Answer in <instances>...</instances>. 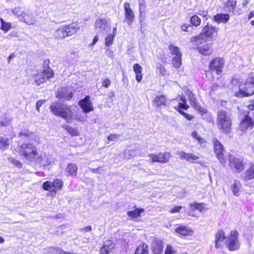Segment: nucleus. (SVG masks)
Returning a JSON list of instances; mask_svg holds the SVG:
<instances>
[{"label": "nucleus", "mask_w": 254, "mask_h": 254, "mask_svg": "<svg viewBox=\"0 0 254 254\" xmlns=\"http://www.w3.org/2000/svg\"><path fill=\"white\" fill-rule=\"evenodd\" d=\"M217 124L218 128L222 133L228 134L231 130L232 119L231 114L224 110L218 111Z\"/></svg>", "instance_id": "f257e3e1"}, {"label": "nucleus", "mask_w": 254, "mask_h": 254, "mask_svg": "<svg viewBox=\"0 0 254 254\" xmlns=\"http://www.w3.org/2000/svg\"><path fill=\"white\" fill-rule=\"evenodd\" d=\"M50 111L54 115L68 121L71 119L72 112L68 106L60 102H53L50 107Z\"/></svg>", "instance_id": "f03ea898"}, {"label": "nucleus", "mask_w": 254, "mask_h": 254, "mask_svg": "<svg viewBox=\"0 0 254 254\" xmlns=\"http://www.w3.org/2000/svg\"><path fill=\"white\" fill-rule=\"evenodd\" d=\"M218 28L207 24L202 29V32L198 35L192 37L190 42H194L198 44L202 42H206L208 37H211L213 34L217 33Z\"/></svg>", "instance_id": "7ed1b4c3"}, {"label": "nucleus", "mask_w": 254, "mask_h": 254, "mask_svg": "<svg viewBox=\"0 0 254 254\" xmlns=\"http://www.w3.org/2000/svg\"><path fill=\"white\" fill-rule=\"evenodd\" d=\"M19 153L28 161H35L38 156L36 147L31 143H22L18 148Z\"/></svg>", "instance_id": "20e7f679"}, {"label": "nucleus", "mask_w": 254, "mask_h": 254, "mask_svg": "<svg viewBox=\"0 0 254 254\" xmlns=\"http://www.w3.org/2000/svg\"><path fill=\"white\" fill-rule=\"evenodd\" d=\"M79 29V27L76 23L63 26L56 31L55 36L57 39H64L76 33Z\"/></svg>", "instance_id": "39448f33"}, {"label": "nucleus", "mask_w": 254, "mask_h": 254, "mask_svg": "<svg viewBox=\"0 0 254 254\" xmlns=\"http://www.w3.org/2000/svg\"><path fill=\"white\" fill-rule=\"evenodd\" d=\"M50 62L46 60L43 63L44 69L42 71H39L35 77V81L38 85L45 82L47 80L53 77L54 72L49 66Z\"/></svg>", "instance_id": "423d86ee"}, {"label": "nucleus", "mask_w": 254, "mask_h": 254, "mask_svg": "<svg viewBox=\"0 0 254 254\" xmlns=\"http://www.w3.org/2000/svg\"><path fill=\"white\" fill-rule=\"evenodd\" d=\"M239 233L237 231H232L227 237V248L231 251L238 250L240 247L238 240Z\"/></svg>", "instance_id": "0eeeda50"}, {"label": "nucleus", "mask_w": 254, "mask_h": 254, "mask_svg": "<svg viewBox=\"0 0 254 254\" xmlns=\"http://www.w3.org/2000/svg\"><path fill=\"white\" fill-rule=\"evenodd\" d=\"M212 142L214 146V151L216 157L222 164L225 163L226 159L224 155V149L223 145L216 138H213Z\"/></svg>", "instance_id": "6e6552de"}, {"label": "nucleus", "mask_w": 254, "mask_h": 254, "mask_svg": "<svg viewBox=\"0 0 254 254\" xmlns=\"http://www.w3.org/2000/svg\"><path fill=\"white\" fill-rule=\"evenodd\" d=\"M169 50L171 54L174 56L172 59V64L174 67L178 68L182 64V53L178 47L171 45Z\"/></svg>", "instance_id": "1a4fd4ad"}, {"label": "nucleus", "mask_w": 254, "mask_h": 254, "mask_svg": "<svg viewBox=\"0 0 254 254\" xmlns=\"http://www.w3.org/2000/svg\"><path fill=\"white\" fill-rule=\"evenodd\" d=\"M229 164L232 169L238 173L241 172L244 169V164L243 160L232 155H230L229 157Z\"/></svg>", "instance_id": "9d476101"}, {"label": "nucleus", "mask_w": 254, "mask_h": 254, "mask_svg": "<svg viewBox=\"0 0 254 254\" xmlns=\"http://www.w3.org/2000/svg\"><path fill=\"white\" fill-rule=\"evenodd\" d=\"M185 94L187 96L190 104L196 110L198 111L201 114H205L206 113V110L199 105L196 99L194 97V95L190 90H187L185 92Z\"/></svg>", "instance_id": "9b49d317"}, {"label": "nucleus", "mask_w": 254, "mask_h": 254, "mask_svg": "<svg viewBox=\"0 0 254 254\" xmlns=\"http://www.w3.org/2000/svg\"><path fill=\"white\" fill-rule=\"evenodd\" d=\"M180 102L178 103V111L180 114L184 116L189 121H191L193 119V117L187 113L184 112L182 110H187L189 106L187 103V99L185 96H181L179 99Z\"/></svg>", "instance_id": "f8f14e48"}, {"label": "nucleus", "mask_w": 254, "mask_h": 254, "mask_svg": "<svg viewBox=\"0 0 254 254\" xmlns=\"http://www.w3.org/2000/svg\"><path fill=\"white\" fill-rule=\"evenodd\" d=\"M78 105L83 112L86 114L93 111L94 110L92 102L91 101L90 97L89 95H86L84 98L80 100Z\"/></svg>", "instance_id": "ddd939ff"}, {"label": "nucleus", "mask_w": 254, "mask_h": 254, "mask_svg": "<svg viewBox=\"0 0 254 254\" xmlns=\"http://www.w3.org/2000/svg\"><path fill=\"white\" fill-rule=\"evenodd\" d=\"M148 156L152 162L165 163L169 161L170 154L169 152L159 153V154H150Z\"/></svg>", "instance_id": "4468645a"}, {"label": "nucleus", "mask_w": 254, "mask_h": 254, "mask_svg": "<svg viewBox=\"0 0 254 254\" xmlns=\"http://www.w3.org/2000/svg\"><path fill=\"white\" fill-rule=\"evenodd\" d=\"M194 45L197 47L199 52L203 55L208 56L212 53V49L210 44L206 42H201V43L196 44L194 42H191Z\"/></svg>", "instance_id": "2eb2a0df"}, {"label": "nucleus", "mask_w": 254, "mask_h": 254, "mask_svg": "<svg viewBox=\"0 0 254 254\" xmlns=\"http://www.w3.org/2000/svg\"><path fill=\"white\" fill-rule=\"evenodd\" d=\"M224 64L223 59L220 58H216L212 60L209 64V69L212 71H215L219 74L222 71Z\"/></svg>", "instance_id": "dca6fc26"}, {"label": "nucleus", "mask_w": 254, "mask_h": 254, "mask_svg": "<svg viewBox=\"0 0 254 254\" xmlns=\"http://www.w3.org/2000/svg\"><path fill=\"white\" fill-rule=\"evenodd\" d=\"M254 94V85L248 84L245 82L244 88H240L239 92L237 93L238 97H248Z\"/></svg>", "instance_id": "f3484780"}, {"label": "nucleus", "mask_w": 254, "mask_h": 254, "mask_svg": "<svg viewBox=\"0 0 254 254\" xmlns=\"http://www.w3.org/2000/svg\"><path fill=\"white\" fill-rule=\"evenodd\" d=\"M109 27L108 21L106 19L99 18L96 19L95 28L97 33H104L107 31Z\"/></svg>", "instance_id": "a211bd4d"}, {"label": "nucleus", "mask_w": 254, "mask_h": 254, "mask_svg": "<svg viewBox=\"0 0 254 254\" xmlns=\"http://www.w3.org/2000/svg\"><path fill=\"white\" fill-rule=\"evenodd\" d=\"M254 125V121L248 115H247L245 116L244 119L241 121L240 127L244 131L248 129H251Z\"/></svg>", "instance_id": "6ab92c4d"}, {"label": "nucleus", "mask_w": 254, "mask_h": 254, "mask_svg": "<svg viewBox=\"0 0 254 254\" xmlns=\"http://www.w3.org/2000/svg\"><path fill=\"white\" fill-rule=\"evenodd\" d=\"M35 161L39 163L42 166L49 165L54 162V159L52 155H44V156L41 155L38 156L35 160Z\"/></svg>", "instance_id": "aec40b11"}, {"label": "nucleus", "mask_w": 254, "mask_h": 254, "mask_svg": "<svg viewBox=\"0 0 254 254\" xmlns=\"http://www.w3.org/2000/svg\"><path fill=\"white\" fill-rule=\"evenodd\" d=\"M124 9L125 11V17L127 21V23L128 25H131L134 18V14L130 7L129 3H125Z\"/></svg>", "instance_id": "412c9836"}, {"label": "nucleus", "mask_w": 254, "mask_h": 254, "mask_svg": "<svg viewBox=\"0 0 254 254\" xmlns=\"http://www.w3.org/2000/svg\"><path fill=\"white\" fill-rule=\"evenodd\" d=\"M205 206L206 204L204 203H190V206L192 210L190 211L188 214L190 216L195 217V215L193 214V211L197 210L199 212H202L204 210Z\"/></svg>", "instance_id": "4be33fe9"}, {"label": "nucleus", "mask_w": 254, "mask_h": 254, "mask_svg": "<svg viewBox=\"0 0 254 254\" xmlns=\"http://www.w3.org/2000/svg\"><path fill=\"white\" fill-rule=\"evenodd\" d=\"M226 239V236L223 230L219 229L215 235V244L216 248H219L222 246V244Z\"/></svg>", "instance_id": "5701e85b"}, {"label": "nucleus", "mask_w": 254, "mask_h": 254, "mask_svg": "<svg viewBox=\"0 0 254 254\" xmlns=\"http://www.w3.org/2000/svg\"><path fill=\"white\" fill-rule=\"evenodd\" d=\"M57 96L60 99L68 100L72 98L73 94L70 90H68L65 88H63L61 89V91H58Z\"/></svg>", "instance_id": "b1692460"}, {"label": "nucleus", "mask_w": 254, "mask_h": 254, "mask_svg": "<svg viewBox=\"0 0 254 254\" xmlns=\"http://www.w3.org/2000/svg\"><path fill=\"white\" fill-rule=\"evenodd\" d=\"M114 247L115 245L112 243V241H106L100 249V254H109Z\"/></svg>", "instance_id": "393cba45"}, {"label": "nucleus", "mask_w": 254, "mask_h": 254, "mask_svg": "<svg viewBox=\"0 0 254 254\" xmlns=\"http://www.w3.org/2000/svg\"><path fill=\"white\" fill-rule=\"evenodd\" d=\"M180 157L181 159H185L190 163H194L195 160L199 159V157L193 153H187L184 151L181 152L180 153Z\"/></svg>", "instance_id": "a878e982"}, {"label": "nucleus", "mask_w": 254, "mask_h": 254, "mask_svg": "<svg viewBox=\"0 0 254 254\" xmlns=\"http://www.w3.org/2000/svg\"><path fill=\"white\" fill-rule=\"evenodd\" d=\"M242 177L245 181L254 178V164L250 165L249 168L242 175Z\"/></svg>", "instance_id": "bb28decb"}, {"label": "nucleus", "mask_w": 254, "mask_h": 254, "mask_svg": "<svg viewBox=\"0 0 254 254\" xmlns=\"http://www.w3.org/2000/svg\"><path fill=\"white\" fill-rule=\"evenodd\" d=\"M175 232L180 236H186L192 234V231L189 229L187 226L180 225L177 227L175 229Z\"/></svg>", "instance_id": "cd10ccee"}, {"label": "nucleus", "mask_w": 254, "mask_h": 254, "mask_svg": "<svg viewBox=\"0 0 254 254\" xmlns=\"http://www.w3.org/2000/svg\"><path fill=\"white\" fill-rule=\"evenodd\" d=\"M164 243L161 240H157L152 246L154 254H161L163 252Z\"/></svg>", "instance_id": "c85d7f7f"}, {"label": "nucleus", "mask_w": 254, "mask_h": 254, "mask_svg": "<svg viewBox=\"0 0 254 254\" xmlns=\"http://www.w3.org/2000/svg\"><path fill=\"white\" fill-rule=\"evenodd\" d=\"M213 19L214 20L218 23H220L221 22L226 23L229 21L230 19V15L229 14L225 13L217 14L214 16Z\"/></svg>", "instance_id": "c756f323"}, {"label": "nucleus", "mask_w": 254, "mask_h": 254, "mask_svg": "<svg viewBox=\"0 0 254 254\" xmlns=\"http://www.w3.org/2000/svg\"><path fill=\"white\" fill-rule=\"evenodd\" d=\"M133 69L135 73L136 80L137 82H140L142 79V67L138 64H135L133 66Z\"/></svg>", "instance_id": "7c9ffc66"}, {"label": "nucleus", "mask_w": 254, "mask_h": 254, "mask_svg": "<svg viewBox=\"0 0 254 254\" xmlns=\"http://www.w3.org/2000/svg\"><path fill=\"white\" fill-rule=\"evenodd\" d=\"M77 167L76 165L73 163L68 164L65 169V173H68L67 176H75L77 174Z\"/></svg>", "instance_id": "2f4dec72"}, {"label": "nucleus", "mask_w": 254, "mask_h": 254, "mask_svg": "<svg viewBox=\"0 0 254 254\" xmlns=\"http://www.w3.org/2000/svg\"><path fill=\"white\" fill-rule=\"evenodd\" d=\"M42 187L44 190L50 191L52 194L55 195L57 193V190L54 189L52 182L49 181H46L43 184Z\"/></svg>", "instance_id": "473e14b6"}, {"label": "nucleus", "mask_w": 254, "mask_h": 254, "mask_svg": "<svg viewBox=\"0 0 254 254\" xmlns=\"http://www.w3.org/2000/svg\"><path fill=\"white\" fill-rule=\"evenodd\" d=\"M236 0H228L225 5V7L227 8L229 12H234L236 7Z\"/></svg>", "instance_id": "72a5a7b5"}, {"label": "nucleus", "mask_w": 254, "mask_h": 254, "mask_svg": "<svg viewBox=\"0 0 254 254\" xmlns=\"http://www.w3.org/2000/svg\"><path fill=\"white\" fill-rule=\"evenodd\" d=\"M148 246L145 244H143L137 248L134 254H148Z\"/></svg>", "instance_id": "f704fd0d"}, {"label": "nucleus", "mask_w": 254, "mask_h": 254, "mask_svg": "<svg viewBox=\"0 0 254 254\" xmlns=\"http://www.w3.org/2000/svg\"><path fill=\"white\" fill-rule=\"evenodd\" d=\"M166 98L164 95H160L156 97L154 100V103L156 106L158 107L161 105H166Z\"/></svg>", "instance_id": "c9c22d12"}, {"label": "nucleus", "mask_w": 254, "mask_h": 254, "mask_svg": "<svg viewBox=\"0 0 254 254\" xmlns=\"http://www.w3.org/2000/svg\"><path fill=\"white\" fill-rule=\"evenodd\" d=\"M21 21H23L25 23L28 25H32L35 22V19L33 16L28 14H25L21 17Z\"/></svg>", "instance_id": "e433bc0d"}, {"label": "nucleus", "mask_w": 254, "mask_h": 254, "mask_svg": "<svg viewBox=\"0 0 254 254\" xmlns=\"http://www.w3.org/2000/svg\"><path fill=\"white\" fill-rule=\"evenodd\" d=\"M0 21L1 23L0 29L5 33L7 32L11 28V23L6 22L2 18H0Z\"/></svg>", "instance_id": "4c0bfd02"}, {"label": "nucleus", "mask_w": 254, "mask_h": 254, "mask_svg": "<svg viewBox=\"0 0 254 254\" xmlns=\"http://www.w3.org/2000/svg\"><path fill=\"white\" fill-rule=\"evenodd\" d=\"M144 211L143 208L135 209L132 211L127 212L128 216L131 218H136L140 215V213Z\"/></svg>", "instance_id": "58836bf2"}, {"label": "nucleus", "mask_w": 254, "mask_h": 254, "mask_svg": "<svg viewBox=\"0 0 254 254\" xmlns=\"http://www.w3.org/2000/svg\"><path fill=\"white\" fill-rule=\"evenodd\" d=\"M241 188V184L239 181H235L234 184L232 186V190L234 195L238 196Z\"/></svg>", "instance_id": "ea45409f"}, {"label": "nucleus", "mask_w": 254, "mask_h": 254, "mask_svg": "<svg viewBox=\"0 0 254 254\" xmlns=\"http://www.w3.org/2000/svg\"><path fill=\"white\" fill-rule=\"evenodd\" d=\"M8 141V140L7 138H3L0 136V149L2 150H5L8 148L9 146Z\"/></svg>", "instance_id": "a19ab883"}, {"label": "nucleus", "mask_w": 254, "mask_h": 254, "mask_svg": "<svg viewBox=\"0 0 254 254\" xmlns=\"http://www.w3.org/2000/svg\"><path fill=\"white\" fill-rule=\"evenodd\" d=\"M53 184V188L55 190H60L63 186V182L61 180L57 179H55L53 182H52Z\"/></svg>", "instance_id": "79ce46f5"}, {"label": "nucleus", "mask_w": 254, "mask_h": 254, "mask_svg": "<svg viewBox=\"0 0 254 254\" xmlns=\"http://www.w3.org/2000/svg\"><path fill=\"white\" fill-rule=\"evenodd\" d=\"M11 11L14 15H16L20 20H21V17H23L25 13L19 7H15L14 9H11Z\"/></svg>", "instance_id": "37998d69"}, {"label": "nucleus", "mask_w": 254, "mask_h": 254, "mask_svg": "<svg viewBox=\"0 0 254 254\" xmlns=\"http://www.w3.org/2000/svg\"><path fill=\"white\" fill-rule=\"evenodd\" d=\"M33 133L30 132L28 130H23L19 133V137L21 138L22 139H25L26 137L30 138L32 135Z\"/></svg>", "instance_id": "c03bdc74"}, {"label": "nucleus", "mask_w": 254, "mask_h": 254, "mask_svg": "<svg viewBox=\"0 0 254 254\" xmlns=\"http://www.w3.org/2000/svg\"><path fill=\"white\" fill-rule=\"evenodd\" d=\"M191 136L193 138L196 139L198 141V142L200 144L202 145L205 142V140L203 139V138L201 137L198 134V133L196 131H193L191 133Z\"/></svg>", "instance_id": "a18cd8bd"}, {"label": "nucleus", "mask_w": 254, "mask_h": 254, "mask_svg": "<svg viewBox=\"0 0 254 254\" xmlns=\"http://www.w3.org/2000/svg\"><path fill=\"white\" fill-rule=\"evenodd\" d=\"M190 23L192 25L197 26L200 24L201 19L197 15H193L190 18Z\"/></svg>", "instance_id": "49530a36"}, {"label": "nucleus", "mask_w": 254, "mask_h": 254, "mask_svg": "<svg viewBox=\"0 0 254 254\" xmlns=\"http://www.w3.org/2000/svg\"><path fill=\"white\" fill-rule=\"evenodd\" d=\"M114 35L109 34L108 36L105 38V45L106 46L109 47L113 44V42L114 39Z\"/></svg>", "instance_id": "de8ad7c7"}, {"label": "nucleus", "mask_w": 254, "mask_h": 254, "mask_svg": "<svg viewBox=\"0 0 254 254\" xmlns=\"http://www.w3.org/2000/svg\"><path fill=\"white\" fill-rule=\"evenodd\" d=\"M64 129L71 135H77V131L74 128L69 127V126H65L64 127Z\"/></svg>", "instance_id": "09e8293b"}, {"label": "nucleus", "mask_w": 254, "mask_h": 254, "mask_svg": "<svg viewBox=\"0 0 254 254\" xmlns=\"http://www.w3.org/2000/svg\"><path fill=\"white\" fill-rule=\"evenodd\" d=\"M138 3L139 5V13L141 15L145 11V1L144 0H138Z\"/></svg>", "instance_id": "8fccbe9b"}, {"label": "nucleus", "mask_w": 254, "mask_h": 254, "mask_svg": "<svg viewBox=\"0 0 254 254\" xmlns=\"http://www.w3.org/2000/svg\"><path fill=\"white\" fill-rule=\"evenodd\" d=\"M248 84H253L254 85V72H251L248 76L246 80Z\"/></svg>", "instance_id": "3c124183"}, {"label": "nucleus", "mask_w": 254, "mask_h": 254, "mask_svg": "<svg viewBox=\"0 0 254 254\" xmlns=\"http://www.w3.org/2000/svg\"><path fill=\"white\" fill-rule=\"evenodd\" d=\"M8 160L11 163L13 164L17 168H20L22 167L21 163L20 161L15 159V158L10 157L8 158Z\"/></svg>", "instance_id": "603ef678"}, {"label": "nucleus", "mask_w": 254, "mask_h": 254, "mask_svg": "<svg viewBox=\"0 0 254 254\" xmlns=\"http://www.w3.org/2000/svg\"><path fill=\"white\" fill-rule=\"evenodd\" d=\"M175 251L173 250L171 246L169 245H167L165 251V254H175Z\"/></svg>", "instance_id": "864d4df0"}, {"label": "nucleus", "mask_w": 254, "mask_h": 254, "mask_svg": "<svg viewBox=\"0 0 254 254\" xmlns=\"http://www.w3.org/2000/svg\"><path fill=\"white\" fill-rule=\"evenodd\" d=\"M197 14L201 16V17L205 18L206 20L208 19V12L206 10H204L203 9L199 10L198 11Z\"/></svg>", "instance_id": "5fc2aeb1"}, {"label": "nucleus", "mask_w": 254, "mask_h": 254, "mask_svg": "<svg viewBox=\"0 0 254 254\" xmlns=\"http://www.w3.org/2000/svg\"><path fill=\"white\" fill-rule=\"evenodd\" d=\"M111 81L109 78H106L102 81V86L108 88L111 85Z\"/></svg>", "instance_id": "6e6d98bb"}, {"label": "nucleus", "mask_w": 254, "mask_h": 254, "mask_svg": "<svg viewBox=\"0 0 254 254\" xmlns=\"http://www.w3.org/2000/svg\"><path fill=\"white\" fill-rule=\"evenodd\" d=\"M190 29H192V27L190 25L183 24L181 26V29L184 31L189 32Z\"/></svg>", "instance_id": "4d7b16f0"}, {"label": "nucleus", "mask_w": 254, "mask_h": 254, "mask_svg": "<svg viewBox=\"0 0 254 254\" xmlns=\"http://www.w3.org/2000/svg\"><path fill=\"white\" fill-rule=\"evenodd\" d=\"M182 208V206H175L171 209L170 212H171L172 213L179 212Z\"/></svg>", "instance_id": "13d9d810"}, {"label": "nucleus", "mask_w": 254, "mask_h": 254, "mask_svg": "<svg viewBox=\"0 0 254 254\" xmlns=\"http://www.w3.org/2000/svg\"><path fill=\"white\" fill-rule=\"evenodd\" d=\"M92 230V227L90 226L85 227L84 228H81L79 229L80 232H90Z\"/></svg>", "instance_id": "bf43d9fd"}, {"label": "nucleus", "mask_w": 254, "mask_h": 254, "mask_svg": "<svg viewBox=\"0 0 254 254\" xmlns=\"http://www.w3.org/2000/svg\"><path fill=\"white\" fill-rule=\"evenodd\" d=\"M45 102V100H38L36 103V110L39 112V109Z\"/></svg>", "instance_id": "052dcab7"}, {"label": "nucleus", "mask_w": 254, "mask_h": 254, "mask_svg": "<svg viewBox=\"0 0 254 254\" xmlns=\"http://www.w3.org/2000/svg\"><path fill=\"white\" fill-rule=\"evenodd\" d=\"M119 136V135L111 134L108 137V139L110 141H114Z\"/></svg>", "instance_id": "680f3d73"}, {"label": "nucleus", "mask_w": 254, "mask_h": 254, "mask_svg": "<svg viewBox=\"0 0 254 254\" xmlns=\"http://www.w3.org/2000/svg\"><path fill=\"white\" fill-rule=\"evenodd\" d=\"M8 121L4 119L3 120L0 121V127H6L8 126Z\"/></svg>", "instance_id": "e2e57ef3"}, {"label": "nucleus", "mask_w": 254, "mask_h": 254, "mask_svg": "<svg viewBox=\"0 0 254 254\" xmlns=\"http://www.w3.org/2000/svg\"><path fill=\"white\" fill-rule=\"evenodd\" d=\"M160 73L163 75H165L166 74V70L165 68V67L163 66H162L161 65H160V66L159 67Z\"/></svg>", "instance_id": "0e129e2a"}, {"label": "nucleus", "mask_w": 254, "mask_h": 254, "mask_svg": "<svg viewBox=\"0 0 254 254\" xmlns=\"http://www.w3.org/2000/svg\"><path fill=\"white\" fill-rule=\"evenodd\" d=\"M99 40V37L98 35H96L93 40L92 42L90 44V46H93Z\"/></svg>", "instance_id": "69168bd1"}, {"label": "nucleus", "mask_w": 254, "mask_h": 254, "mask_svg": "<svg viewBox=\"0 0 254 254\" xmlns=\"http://www.w3.org/2000/svg\"><path fill=\"white\" fill-rule=\"evenodd\" d=\"M106 52H107V54L108 56V57H113V52L112 51L110 50L109 48H107L106 49Z\"/></svg>", "instance_id": "338daca9"}, {"label": "nucleus", "mask_w": 254, "mask_h": 254, "mask_svg": "<svg viewBox=\"0 0 254 254\" xmlns=\"http://www.w3.org/2000/svg\"><path fill=\"white\" fill-rule=\"evenodd\" d=\"M248 108L251 110V111H253L254 110V103H253L252 104H249L248 106Z\"/></svg>", "instance_id": "774afa93"}]
</instances>
